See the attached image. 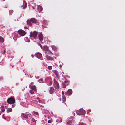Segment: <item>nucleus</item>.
I'll use <instances>...</instances> for the list:
<instances>
[{
	"label": "nucleus",
	"mask_w": 125,
	"mask_h": 125,
	"mask_svg": "<svg viewBox=\"0 0 125 125\" xmlns=\"http://www.w3.org/2000/svg\"><path fill=\"white\" fill-rule=\"evenodd\" d=\"M27 42H30V40H28Z\"/></svg>",
	"instance_id": "8fccbe9b"
},
{
	"label": "nucleus",
	"mask_w": 125,
	"mask_h": 125,
	"mask_svg": "<svg viewBox=\"0 0 125 125\" xmlns=\"http://www.w3.org/2000/svg\"><path fill=\"white\" fill-rule=\"evenodd\" d=\"M54 54L55 56H59V54L57 53H55Z\"/></svg>",
	"instance_id": "473e14b6"
},
{
	"label": "nucleus",
	"mask_w": 125,
	"mask_h": 125,
	"mask_svg": "<svg viewBox=\"0 0 125 125\" xmlns=\"http://www.w3.org/2000/svg\"><path fill=\"white\" fill-rule=\"evenodd\" d=\"M7 102L9 104H12L15 103V100L13 98L10 97L7 99Z\"/></svg>",
	"instance_id": "20e7f679"
},
{
	"label": "nucleus",
	"mask_w": 125,
	"mask_h": 125,
	"mask_svg": "<svg viewBox=\"0 0 125 125\" xmlns=\"http://www.w3.org/2000/svg\"><path fill=\"white\" fill-rule=\"evenodd\" d=\"M38 45L39 46H40L41 48V49H42V46L41 45V44H40V43H38Z\"/></svg>",
	"instance_id": "4c0bfd02"
},
{
	"label": "nucleus",
	"mask_w": 125,
	"mask_h": 125,
	"mask_svg": "<svg viewBox=\"0 0 125 125\" xmlns=\"http://www.w3.org/2000/svg\"><path fill=\"white\" fill-rule=\"evenodd\" d=\"M30 88L32 89L34 91V92H36V86L35 85H34L30 87Z\"/></svg>",
	"instance_id": "6ab92c4d"
},
{
	"label": "nucleus",
	"mask_w": 125,
	"mask_h": 125,
	"mask_svg": "<svg viewBox=\"0 0 125 125\" xmlns=\"http://www.w3.org/2000/svg\"><path fill=\"white\" fill-rule=\"evenodd\" d=\"M59 66L60 67H61L62 66V65L61 64H60L59 65Z\"/></svg>",
	"instance_id": "49530a36"
},
{
	"label": "nucleus",
	"mask_w": 125,
	"mask_h": 125,
	"mask_svg": "<svg viewBox=\"0 0 125 125\" xmlns=\"http://www.w3.org/2000/svg\"><path fill=\"white\" fill-rule=\"evenodd\" d=\"M4 41V39L3 38L0 36V42H3Z\"/></svg>",
	"instance_id": "5701e85b"
},
{
	"label": "nucleus",
	"mask_w": 125,
	"mask_h": 125,
	"mask_svg": "<svg viewBox=\"0 0 125 125\" xmlns=\"http://www.w3.org/2000/svg\"><path fill=\"white\" fill-rule=\"evenodd\" d=\"M31 56L33 58L34 57V55H32Z\"/></svg>",
	"instance_id": "3c124183"
},
{
	"label": "nucleus",
	"mask_w": 125,
	"mask_h": 125,
	"mask_svg": "<svg viewBox=\"0 0 125 125\" xmlns=\"http://www.w3.org/2000/svg\"><path fill=\"white\" fill-rule=\"evenodd\" d=\"M2 51H3L1 53L2 54H4L5 53V50H2Z\"/></svg>",
	"instance_id": "c9c22d12"
},
{
	"label": "nucleus",
	"mask_w": 125,
	"mask_h": 125,
	"mask_svg": "<svg viewBox=\"0 0 125 125\" xmlns=\"http://www.w3.org/2000/svg\"><path fill=\"white\" fill-rule=\"evenodd\" d=\"M62 94H64V92L63 91H62Z\"/></svg>",
	"instance_id": "37998d69"
},
{
	"label": "nucleus",
	"mask_w": 125,
	"mask_h": 125,
	"mask_svg": "<svg viewBox=\"0 0 125 125\" xmlns=\"http://www.w3.org/2000/svg\"><path fill=\"white\" fill-rule=\"evenodd\" d=\"M63 63H62V65H63Z\"/></svg>",
	"instance_id": "bf43d9fd"
},
{
	"label": "nucleus",
	"mask_w": 125,
	"mask_h": 125,
	"mask_svg": "<svg viewBox=\"0 0 125 125\" xmlns=\"http://www.w3.org/2000/svg\"><path fill=\"white\" fill-rule=\"evenodd\" d=\"M30 77H31V78H32V76H30Z\"/></svg>",
	"instance_id": "864d4df0"
},
{
	"label": "nucleus",
	"mask_w": 125,
	"mask_h": 125,
	"mask_svg": "<svg viewBox=\"0 0 125 125\" xmlns=\"http://www.w3.org/2000/svg\"><path fill=\"white\" fill-rule=\"evenodd\" d=\"M38 102H39V100H38Z\"/></svg>",
	"instance_id": "052dcab7"
},
{
	"label": "nucleus",
	"mask_w": 125,
	"mask_h": 125,
	"mask_svg": "<svg viewBox=\"0 0 125 125\" xmlns=\"http://www.w3.org/2000/svg\"><path fill=\"white\" fill-rule=\"evenodd\" d=\"M37 99H38L39 98H38V97H37Z\"/></svg>",
	"instance_id": "6e6d98bb"
},
{
	"label": "nucleus",
	"mask_w": 125,
	"mask_h": 125,
	"mask_svg": "<svg viewBox=\"0 0 125 125\" xmlns=\"http://www.w3.org/2000/svg\"><path fill=\"white\" fill-rule=\"evenodd\" d=\"M62 119L61 118H60L56 120V121L57 122H61L62 121Z\"/></svg>",
	"instance_id": "b1692460"
},
{
	"label": "nucleus",
	"mask_w": 125,
	"mask_h": 125,
	"mask_svg": "<svg viewBox=\"0 0 125 125\" xmlns=\"http://www.w3.org/2000/svg\"><path fill=\"white\" fill-rule=\"evenodd\" d=\"M39 40L40 41H42L43 40V35L42 33H40L38 35Z\"/></svg>",
	"instance_id": "9b49d317"
},
{
	"label": "nucleus",
	"mask_w": 125,
	"mask_h": 125,
	"mask_svg": "<svg viewBox=\"0 0 125 125\" xmlns=\"http://www.w3.org/2000/svg\"><path fill=\"white\" fill-rule=\"evenodd\" d=\"M18 32H14L13 35V37H15L16 38L18 37Z\"/></svg>",
	"instance_id": "f3484780"
},
{
	"label": "nucleus",
	"mask_w": 125,
	"mask_h": 125,
	"mask_svg": "<svg viewBox=\"0 0 125 125\" xmlns=\"http://www.w3.org/2000/svg\"><path fill=\"white\" fill-rule=\"evenodd\" d=\"M54 91V88L53 87H50V89L49 90V92L51 94H53Z\"/></svg>",
	"instance_id": "9d476101"
},
{
	"label": "nucleus",
	"mask_w": 125,
	"mask_h": 125,
	"mask_svg": "<svg viewBox=\"0 0 125 125\" xmlns=\"http://www.w3.org/2000/svg\"><path fill=\"white\" fill-rule=\"evenodd\" d=\"M21 116L23 118L27 119V122L29 124L32 125H35L36 122L35 120L32 117L31 115L29 113L25 114L22 113Z\"/></svg>",
	"instance_id": "f257e3e1"
},
{
	"label": "nucleus",
	"mask_w": 125,
	"mask_h": 125,
	"mask_svg": "<svg viewBox=\"0 0 125 125\" xmlns=\"http://www.w3.org/2000/svg\"><path fill=\"white\" fill-rule=\"evenodd\" d=\"M35 56L38 58H40L42 57V55L40 53L38 52L35 54Z\"/></svg>",
	"instance_id": "1a4fd4ad"
},
{
	"label": "nucleus",
	"mask_w": 125,
	"mask_h": 125,
	"mask_svg": "<svg viewBox=\"0 0 125 125\" xmlns=\"http://www.w3.org/2000/svg\"><path fill=\"white\" fill-rule=\"evenodd\" d=\"M24 28L25 29H27L28 28L27 27H24Z\"/></svg>",
	"instance_id": "603ef678"
},
{
	"label": "nucleus",
	"mask_w": 125,
	"mask_h": 125,
	"mask_svg": "<svg viewBox=\"0 0 125 125\" xmlns=\"http://www.w3.org/2000/svg\"><path fill=\"white\" fill-rule=\"evenodd\" d=\"M63 100L64 101H66V98L63 95L62 96Z\"/></svg>",
	"instance_id": "c756f323"
},
{
	"label": "nucleus",
	"mask_w": 125,
	"mask_h": 125,
	"mask_svg": "<svg viewBox=\"0 0 125 125\" xmlns=\"http://www.w3.org/2000/svg\"><path fill=\"white\" fill-rule=\"evenodd\" d=\"M76 113L77 115H81L85 114V112L83 109H80L77 111Z\"/></svg>",
	"instance_id": "f03ea898"
},
{
	"label": "nucleus",
	"mask_w": 125,
	"mask_h": 125,
	"mask_svg": "<svg viewBox=\"0 0 125 125\" xmlns=\"http://www.w3.org/2000/svg\"><path fill=\"white\" fill-rule=\"evenodd\" d=\"M72 114H73V115L74 116L75 115V113H72Z\"/></svg>",
	"instance_id": "09e8293b"
},
{
	"label": "nucleus",
	"mask_w": 125,
	"mask_h": 125,
	"mask_svg": "<svg viewBox=\"0 0 125 125\" xmlns=\"http://www.w3.org/2000/svg\"><path fill=\"white\" fill-rule=\"evenodd\" d=\"M52 48L54 51H57V47L54 45H51V46Z\"/></svg>",
	"instance_id": "2eb2a0df"
},
{
	"label": "nucleus",
	"mask_w": 125,
	"mask_h": 125,
	"mask_svg": "<svg viewBox=\"0 0 125 125\" xmlns=\"http://www.w3.org/2000/svg\"><path fill=\"white\" fill-rule=\"evenodd\" d=\"M37 9L38 11L39 12L42 11V7L40 5L37 6Z\"/></svg>",
	"instance_id": "f8f14e48"
},
{
	"label": "nucleus",
	"mask_w": 125,
	"mask_h": 125,
	"mask_svg": "<svg viewBox=\"0 0 125 125\" xmlns=\"http://www.w3.org/2000/svg\"><path fill=\"white\" fill-rule=\"evenodd\" d=\"M34 83L33 82L31 83L29 85V87L30 88V87H31L33 85Z\"/></svg>",
	"instance_id": "a878e982"
},
{
	"label": "nucleus",
	"mask_w": 125,
	"mask_h": 125,
	"mask_svg": "<svg viewBox=\"0 0 125 125\" xmlns=\"http://www.w3.org/2000/svg\"><path fill=\"white\" fill-rule=\"evenodd\" d=\"M38 34V32L36 31H34L33 32H31L30 33V36L31 37H33L35 39L37 37Z\"/></svg>",
	"instance_id": "7ed1b4c3"
},
{
	"label": "nucleus",
	"mask_w": 125,
	"mask_h": 125,
	"mask_svg": "<svg viewBox=\"0 0 125 125\" xmlns=\"http://www.w3.org/2000/svg\"><path fill=\"white\" fill-rule=\"evenodd\" d=\"M10 13H12L13 12V10H9Z\"/></svg>",
	"instance_id": "2f4dec72"
},
{
	"label": "nucleus",
	"mask_w": 125,
	"mask_h": 125,
	"mask_svg": "<svg viewBox=\"0 0 125 125\" xmlns=\"http://www.w3.org/2000/svg\"><path fill=\"white\" fill-rule=\"evenodd\" d=\"M52 82H50L49 84H50V85H52Z\"/></svg>",
	"instance_id": "a19ab883"
},
{
	"label": "nucleus",
	"mask_w": 125,
	"mask_h": 125,
	"mask_svg": "<svg viewBox=\"0 0 125 125\" xmlns=\"http://www.w3.org/2000/svg\"><path fill=\"white\" fill-rule=\"evenodd\" d=\"M45 57L48 60L51 61L53 60L52 57L49 56L48 55H45Z\"/></svg>",
	"instance_id": "4468645a"
},
{
	"label": "nucleus",
	"mask_w": 125,
	"mask_h": 125,
	"mask_svg": "<svg viewBox=\"0 0 125 125\" xmlns=\"http://www.w3.org/2000/svg\"><path fill=\"white\" fill-rule=\"evenodd\" d=\"M48 52H49V53L51 54H53V53H52V52L50 51V50H49V51H48Z\"/></svg>",
	"instance_id": "f704fd0d"
},
{
	"label": "nucleus",
	"mask_w": 125,
	"mask_h": 125,
	"mask_svg": "<svg viewBox=\"0 0 125 125\" xmlns=\"http://www.w3.org/2000/svg\"><path fill=\"white\" fill-rule=\"evenodd\" d=\"M35 77L37 79H38V78H39V77H38V76L36 77V76H35Z\"/></svg>",
	"instance_id": "de8ad7c7"
},
{
	"label": "nucleus",
	"mask_w": 125,
	"mask_h": 125,
	"mask_svg": "<svg viewBox=\"0 0 125 125\" xmlns=\"http://www.w3.org/2000/svg\"><path fill=\"white\" fill-rule=\"evenodd\" d=\"M27 4L26 2L23 1V3L22 5V7L23 9H25L26 7Z\"/></svg>",
	"instance_id": "a211bd4d"
},
{
	"label": "nucleus",
	"mask_w": 125,
	"mask_h": 125,
	"mask_svg": "<svg viewBox=\"0 0 125 125\" xmlns=\"http://www.w3.org/2000/svg\"><path fill=\"white\" fill-rule=\"evenodd\" d=\"M3 61H2L0 63V64L1 65H2L3 64Z\"/></svg>",
	"instance_id": "e433bc0d"
},
{
	"label": "nucleus",
	"mask_w": 125,
	"mask_h": 125,
	"mask_svg": "<svg viewBox=\"0 0 125 125\" xmlns=\"http://www.w3.org/2000/svg\"><path fill=\"white\" fill-rule=\"evenodd\" d=\"M43 50L46 51H49V50L48 48L46 46H44L42 48Z\"/></svg>",
	"instance_id": "ddd939ff"
},
{
	"label": "nucleus",
	"mask_w": 125,
	"mask_h": 125,
	"mask_svg": "<svg viewBox=\"0 0 125 125\" xmlns=\"http://www.w3.org/2000/svg\"><path fill=\"white\" fill-rule=\"evenodd\" d=\"M4 119H6V118L5 117V118H4Z\"/></svg>",
	"instance_id": "13d9d810"
},
{
	"label": "nucleus",
	"mask_w": 125,
	"mask_h": 125,
	"mask_svg": "<svg viewBox=\"0 0 125 125\" xmlns=\"http://www.w3.org/2000/svg\"><path fill=\"white\" fill-rule=\"evenodd\" d=\"M64 82L65 83H67L68 82V81H64Z\"/></svg>",
	"instance_id": "c03bdc74"
},
{
	"label": "nucleus",
	"mask_w": 125,
	"mask_h": 125,
	"mask_svg": "<svg viewBox=\"0 0 125 125\" xmlns=\"http://www.w3.org/2000/svg\"><path fill=\"white\" fill-rule=\"evenodd\" d=\"M15 106V105L14 104H12V108H13Z\"/></svg>",
	"instance_id": "79ce46f5"
},
{
	"label": "nucleus",
	"mask_w": 125,
	"mask_h": 125,
	"mask_svg": "<svg viewBox=\"0 0 125 125\" xmlns=\"http://www.w3.org/2000/svg\"><path fill=\"white\" fill-rule=\"evenodd\" d=\"M49 54V52L48 51H46L45 52V54L46 55H48Z\"/></svg>",
	"instance_id": "72a5a7b5"
},
{
	"label": "nucleus",
	"mask_w": 125,
	"mask_h": 125,
	"mask_svg": "<svg viewBox=\"0 0 125 125\" xmlns=\"http://www.w3.org/2000/svg\"><path fill=\"white\" fill-rule=\"evenodd\" d=\"M53 85L54 87L57 89H58L59 88V85L58 83L55 79L53 80Z\"/></svg>",
	"instance_id": "39448f33"
},
{
	"label": "nucleus",
	"mask_w": 125,
	"mask_h": 125,
	"mask_svg": "<svg viewBox=\"0 0 125 125\" xmlns=\"http://www.w3.org/2000/svg\"><path fill=\"white\" fill-rule=\"evenodd\" d=\"M43 79L42 78H41L40 79L38 80L39 82L40 83H43Z\"/></svg>",
	"instance_id": "bb28decb"
},
{
	"label": "nucleus",
	"mask_w": 125,
	"mask_h": 125,
	"mask_svg": "<svg viewBox=\"0 0 125 125\" xmlns=\"http://www.w3.org/2000/svg\"><path fill=\"white\" fill-rule=\"evenodd\" d=\"M27 24L29 25L30 26H31L32 25V24L31 21L29 20H28L27 21Z\"/></svg>",
	"instance_id": "aec40b11"
},
{
	"label": "nucleus",
	"mask_w": 125,
	"mask_h": 125,
	"mask_svg": "<svg viewBox=\"0 0 125 125\" xmlns=\"http://www.w3.org/2000/svg\"><path fill=\"white\" fill-rule=\"evenodd\" d=\"M62 87L64 88H65L66 86V84H63V83H62Z\"/></svg>",
	"instance_id": "c85d7f7f"
},
{
	"label": "nucleus",
	"mask_w": 125,
	"mask_h": 125,
	"mask_svg": "<svg viewBox=\"0 0 125 125\" xmlns=\"http://www.w3.org/2000/svg\"><path fill=\"white\" fill-rule=\"evenodd\" d=\"M73 119H74V117H72H72H70V119H72V120H73Z\"/></svg>",
	"instance_id": "ea45409f"
},
{
	"label": "nucleus",
	"mask_w": 125,
	"mask_h": 125,
	"mask_svg": "<svg viewBox=\"0 0 125 125\" xmlns=\"http://www.w3.org/2000/svg\"><path fill=\"white\" fill-rule=\"evenodd\" d=\"M48 68L49 69L51 70V69H52V67L51 66H49L48 67Z\"/></svg>",
	"instance_id": "7c9ffc66"
},
{
	"label": "nucleus",
	"mask_w": 125,
	"mask_h": 125,
	"mask_svg": "<svg viewBox=\"0 0 125 125\" xmlns=\"http://www.w3.org/2000/svg\"><path fill=\"white\" fill-rule=\"evenodd\" d=\"M32 7L34 9L35 8V6H32Z\"/></svg>",
	"instance_id": "a18cd8bd"
},
{
	"label": "nucleus",
	"mask_w": 125,
	"mask_h": 125,
	"mask_svg": "<svg viewBox=\"0 0 125 125\" xmlns=\"http://www.w3.org/2000/svg\"><path fill=\"white\" fill-rule=\"evenodd\" d=\"M30 21L33 23H35L36 25H38L39 24V23L37 20L34 18H31V19Z\"/></svg>",
	"instance_id": "0eeeda50"
},
{
	"label": "nucleus",
	"mask_w": 125,
	"mask_h": 125,
	"mask_svg": "<svg viewBox=\"0 0 125 125\" xmlns=\"http://www.w3.org/2000/svg\"><path fill=\"white\" fill-rule=\"evenodd\" d=\"M83 123H81L79 124V125H83Z\"/></svg>",
	"instance_id": "58836bf2"
},
{
	"label": "nucleus",
	"mask_w": 125,
	"mask_h": 125,
	"mask_svg": "<svg viewBox=\"0 0 125 125\" xmlns=\"http://www.w3.org/2000/svg\"><path fill=\"white\" fill-rule=\"evenodd\" d=\"M5 108H7V107L6 106H5Z\"/></svg>",
	"instance_id": "4d7b16f0"
},
{
	"label": "nucleus",
	"mask_w": 125,
	"mask_h": 125,
	"mask_svg": "<svg viewBox=\"0 0 125 125\" xmlns=\"http://www.w3.org/2000/svg\"><path fill=\"white\" fill-rule=\"evenodd\" d=\"M41 21V23L44 25L47 24L48 23V22L46 20H43V21Z\"/></svg>",
	"instance_id": "dca6fc26"
},
{
	"label": "nucleus",
	"mask_w": 125,
	"mask_h": 125,
	"mask_svg": "<svg viewBox=\"0 0 125 125\" xmlns=\"http://www.w3.org/2000/svg\"><path fill=\"white\" fill-rule=\"evenodd\" d=\"M18 33L21 36H24L26 34L25 31L22 30H19L18 31Z\"/></svg>",
	"instance_id": "423d86ee"
},
{
	"label": "nucleus",
	"mask_w": 125,
	"mask_h": 125,
	"mask_svg": "<svg viewBox=\"0 0 125 125\" xmlns=\"http://www.w3.org/2000/svg\"><path fill=\"white\" fill-rule=\"evenodd\" d=\"M34 91H33V90H30V93L32 94H34Z\"/></svg>",
	"instance_id": "cd10ccee"
},
{
	"label": "nucleus",
	"mask_w": 125,
	"mask_h": 125,
	"mask_svg": "<svg viewBox=\"0 0 125 125\" xmlns=\"http://www.w3.org/2000/svg\"><path fill=\"white\" fill-rule=\"evenodd\" d=\"M0 108L2 112H4L5 111L4 106H1L0 107Z\"/></svg>",
	"instance_id": "412c9836"
},
{
	"label": "nucleus",
	"mask_w": 125,
	"mask_h": 125,
	"mask_svg": "<svg viewBox=\"0 0 125 125\" xmlns=\"http://www.w3.org/2000/svg\"><path fill=\"white\" fill-rule=\"evenodd\" d=\"M26 38L27 39L28 38V37H26Z\"/></svg>",
	"instance_id": "5fc2aeb1"
},
{
	"label": "nucleus",
	"mask_w": 125,
	"mask_h": 125,
	"mask_svg": "<svg viewBox=\"0 0 125 125\" xmlns=\"http://www.w3.org/2000/svg\"><path fill=\"white\" fill-rule=\"evenodd\" d=\"M48 123H50V122H49V121H48Z\"/></svg>",
	"instance_id": "680f3d73"
},
{
	"label": "nucleus",
	"mask_w": 125,
	"mask_h": 125,
	"mask_svg": "<svg viewBox=\"0 0 125 125\" xmlns=\"http://www.w3.org/2000/svg\"><path fill=\"white\" fill-rule=\"evenodd\" d=\"M72 90L71 89H69L67 91L66 94L68 96H70L72 94Z\"/></svg>",
	"instance_id": "6e6552de"
},
{
	"label": "nucleus",
	"mask_w": 125,
	"mask_h": 125,
	"mask_svg": "<svg viewBox=\"0 0 125 125\" xmlns=\"http://www.w3.org/2000/svg\"><path fill=\"white\" fill-rule=\"evenodd\" d=\"M12 110V109L11 108H8L7 111V113L11 112Z\"/></svg>",
	"instance_id": "4be33fe9"
},
{
	"label": "nucleus",
	"mask_w": 125,
	"mask_h": 125,
	"mask_svg": "<svg viewBox=\"0 0 125 125\" xmlns=\"http://www.w3.org/2000/svg\"><path fill=\"white\" fill-rule=\"evenodd\" d=\"M34 113L36 115V116L37 117H38V113L35 112H34Z\"/></svg>",
	"instance_id": "393cba45"
}]
</instances>
